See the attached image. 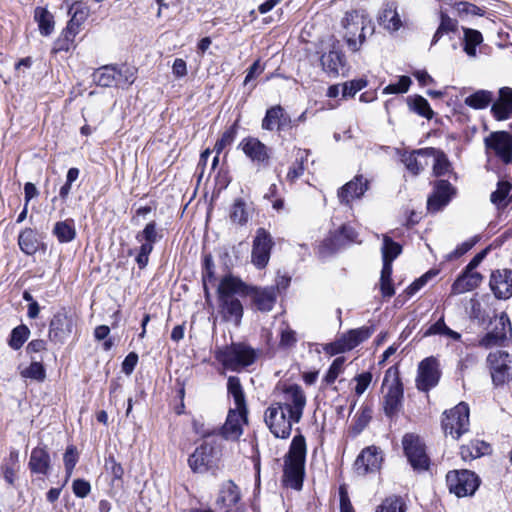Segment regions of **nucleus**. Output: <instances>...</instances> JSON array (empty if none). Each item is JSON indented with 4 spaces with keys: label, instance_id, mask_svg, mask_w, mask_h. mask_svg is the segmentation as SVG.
<instances>
[{
    "label": "nucleus",
    "instance_id": "nucleus-1",
    "mask_svg": "<svg viewBox=\"0 0 512 512\" xmlns=\"http://www.w3.org/2000/svg\"><path fill=\"white\" fill-rule=\"evenodd\" d=\"M307 445L303 435L294 436L289 450L284 457V483L286 486L300 490L305 473Z\"/></svg>",
    "mask_w": 512,
    "mask_h": 512
},
{
    "label": "nucleus",
    "instance_id": "nucleus-2",
    "mask_svg": "<svg viewBox=\"0 0 512 512\" xmlns=\"http://www.w3.org/2000/svg\"><path fill=\"white\" fill-rule=\"evenodd\" d=\"M342 23L347 44L353 51H357L364 42L366 35L372 34L374 31L371 19L364 11L346 13Z\"/></svg>",
    "mask_w": 512,
    "mask_h": 512
},
{
    "label": "nucleus",
    "instance_id": "nucleus-3",
    "mask_svg": "<svg viewBox=\"0 0 512 512\" xmlns=\"http://www.w3.org/2000/svg\"><path fill=\"white\" fill-rule=\"evenodd\" d=\"M382 392L384 413L389 417L396 415L402 407L403 401V385L397 367L392 366L386 370Z\"/></svg>",
    "mask_w": 512,
    "mask_h": 512
},
{
    "label": "nucleus",
    "instance_id": "nucleus-4",
    "mask_svg": "<svg viewBox=\"0 0 512 512\" xmlns=\"http://www.w3.org/2000/svg\"><path fill=\"white\" fill-rule=\"evenodd\" d=\"M215 358L225 369L238 371L254 363L256 354L252 348L237 343L218 348Z\"/></svg>",
    "mask_w": 512,
    "mask_h": 512
},
{
    "label": "nucleus",
    "instance_id": "nucleus-5",
    "mask_svg": "<svg viewBox=\"0 0 512 512\" xmlns=\"http://www.w3.org/2000/svg\"><path fill=\"white\" fill-rule=\"evenodd\" d=\"M264 421L270 432L281 439H287L291 434L292 426L300 422V420H292L291 415L275 402L266 409Z\"/></svg>",
    "mask_w": 512,
    "mask_h": 512
},
{
    "label": "nucleus",
    "instance_id": "nucleus-6",
    "mask_svg": "<svg viewBox=\"0 0 512 512\" xmlns=\"http://www.w3.org/2000/svg\"><path fill=\"white\" fill-rule=\"evenodd\" d=\"M469 407L461 402L454 408L445 412L442 427L446 436L457 440L469 430Z\"/></svg>",
    "mask_w": 512,
    "mask_h": 512
},
{
    "label": "nucleus",
    "instance_id": "nucleus-7",
    "mask_svg": "<svg viewBox=\"0 0 512 512\" xmlns=\"http://www.w3.org/2000/svg\"><path fill=\"white\" fill-rule=\"evenodd\" d=\"M486 362L494 385H504L512 380V355L507 351L490 352Z\"/></svg>",
    "mask_w": 512,
    "mask_h": 512
},
{
    "label": "nucleus",
    "instance_id": "nucleus-8",
    "mask_svg": "<svg viewBox=\"0 0 512 512\" xmlns=\"http://www.w3.org/2000/svg\"><path fill=\"white\" fill-rule=\"evenodd\" d=\"M291 415L292 420H301L306 406V395L298 385L284 386L280 400L275 402Z\"/></svg>",
    "mask_w": 512,
    "mask_h": 512
},
{
    "label": "nucleus",
    "instance_id": "nucleus-9",
    "mask_svg": "<svg viewBox=\"0 0 512 512\" xmlns=\"http://www.w3.org/2000/svg\"><path fill=\"white\" fill-rule=\"evenodd\" d=\"M449 491L458 497L473 495L479 486V479L469 470L450 471L447 476Z\"/></svg>",
    "mask_w": 512,
    "mask_h": 512
},
{
    "label": "nucleus",
    "instance_id": "nucleus-10",
    "mask_svg": "<svg viewBox=\"0 0 512 512\" xmlns=\"http://www.w3.org/2000/svg\"><path fill=\"white\" fill-rule=\"evenodd\" d=\"M440 376L441 371L438 360L434 357L423 359L417 369L415 379L417 389L423 392L429 391L438 384Z\"/></svg>",
    "mask_w": 512,
    "mask_h": 512
},
{
    "label": "nucleus",
    "instance_id": "nucleus-11",
    "mask_svg": "<svg viewBox=\"0 0 512 512\" xmlns=\"http://www.w3.org/2000/svg\"><path fill=\"white\" fill-rule=\"evenodd\" d=\"M402 445L405 455L414 469L425 470L428 468L429 459L418 435L406 434L403 437Z\"/></svg>",
    "mask_w": 512,
    "mask_h": 512
},
{
    "label": "nucleus",
    "instance_id": "nucleus-12",
    "mask_svg": "<svg viewBox=\"0 0 512 512\" xmlns=\"http://www.w3.org/2000/svg\"><path fill=\"white\" fill-rule=\"evenodd\" d=\"M273 246L271 235L259 228L253 241L252 263L259 269L264 268L270 259V251Z\"/></svg>",
    "mask_w": 512,
    "mask_h": 512
},
{
    "label": "nucleus",
    "instance_id": "nucleus-13",
    "mask_svg": "<svg viewBox=\"0 0 512 512\" xmlns=\"http://www.w3.org/2000/svg\"><path fill=\"white\" fill-rule=\"evenodd\" d=\"M74 319L66 311L56 313L49 325V338L51 341L63 343L73 332Z\"/></svg>",
    "mask_w": 512,
    "mask_h": 512
},
{
    "label": "nucleus",
    "instance_id": "nucleus-14",
    "mask_svg": "<svg viewBox=\"0 0 512 512\" xmlns=\"http://www.w3.org/2000/svg\"><path fill=\"white\" fill-rule=\"evenodd\" d=\"M240 499L239 488L228 480L221 485L216 504L223 512H241Z\"/></svg>",
    "mask_w": 512,
    "mask_h": 512
},
{
    "label": "nucleus",
    "instance_id": "nucleus-15",
    "mask_svg": "<svg viewBox=\"0 0 512 512\" xmlns=\"http://www.w3.org/2000/svg\"><path fill=\"white\" fill-rule=\"evenodd\" d=\"M238 149L256 164H266L270 159L269 148L256 137L243 138L238 144Z\"/></svg>",
    "mask_w": 512,
    "mask_h": 512
},
{
    "label": "nucleus",
    "instance_id": "nucleus-16",
    "mask_svg": "<svg viewBox=\"0 0 512 512\" xmlns=\"http://www.w3.org/2000/svg\"><path fill=\"white\" fill-rule=\"evenodd\" d=\"M382 460L381 450L376 446H369L357 457L354 464L355 471L359 475L376 472L380 469Z\"/></svg>",
    "mask_w": 512,
    "mask_h": 512
},
{
    "label": "nucleus",
    "instance_id": "nucleus-17",
    "mask_svg": "<svg viewBox=\"0 0 512 512\" xmlns=\"http://www.w3.org/2000/svg\"><path fill=\"white\" fill-rule=\"evenodd\" d=\"M499 324L502 325V331H498V326L493 327L492 331L479 340V346L485 349L492 348L501 345L508 337H512V326L505 312L499 315Z\"/></svg>",
    "mask_w": 512,
    "mask_h": 512
},
{
    "label": "nucleus",
    "instance_id": "nucleus-18",
    "mask_svg": "<svg viewBox=\"0 0 512 512\" xmlns=\"http://www.w3.org/2000/svg\"><path fill=\"white\" fill-rule=\"evenodd\" d=\"M486 147L492 149L505 163L512 161V137L509 133L499 131L485 139Z\"/></svg>",
    "mask_w": 512,
    "mask_h": 512
},
{
    "label": "nucleus",
    "instance_id": "nucleus-19",
    "mask_svg": "<svg viewBox=\"0 0 512 512\" xmlns=\"http://www.w3.org/2000/svg\"><path fill=\"white\" fill-rule=\"evenodd\" d=\"M247 423V408L229 410L222 433L226 439L237 440L243 432V426Z\"/></svg>",
    "mask_w": 512,
    "mask_h": 512
},
{
    "label": "nucleus",
    "instance_id": "nucleus-20",
    "mask_svg": "<svg viewBox=\"0 0 512 512\" xmlns=\"http://www.w3.org/2000/svg\"><path fill=\"white\" fill-rule=\"evenodd\" d=\"M490 288L499 299H508L512 296V270H497L491 274Z\"/></svg>",
    "mask_w": 512,
    "mask_h": 512
},
{
    "label": "nucleus",
    "instance_id": "nucleus-21",
    "mask_svg": "<svg viewBox=\"0 0 512 512\" xmlns=\"http://www.w3.org/2000/svg\"><path fill=\"white\" fill-rule=\"evenodd\" d=\"M277 290L275 287H249L246 291V295L252 298L253 303L260 311L268 312L271 311L275 302Z\"/></svg>",
    "mask_w": 512,
    "mask_h": 512
},
{
    "label": "nucleus",
    "instance_id": "nucleus-22",
    "mask_svg": "<svg viewBox=\"0 0 512 512\" xmlns=\"http://www.w3.org/2000/svg\"><path fill=\"white\" fill-rule=\"evenodd\" d=\"M454 194L451 184L445 180L436 183L433 194L428 198L427 208L429 211L436 212L447 205Z\"/></svg>",
    "mask_w": 512,
    "mask_h": 512
},
{
    "label": "nucleus",
    "instance_id": "nucleus-23",
    "mask_svg": "<svg viewBox=\"0 0 512 512\" xmlns=\"http://www.w3.org/2000/svg\"><path fill=\"white\" fill-rule=\"evenodd\" d=\"M321 65L324 71L333 77L344 74L346 71L344 55L335 47L322 55Z\"/></svg>",
    "mask_w": 512,
    "mask_h": 512
},
{
    "label": "nucleus",
    "instance_id": "nucleus-24",
    "mask_svg": "<svg viewBox=\"0 0 512 512\" xmlns=\"http://www.w3.org/2000/svg\"><path fill=\"white\" fill-rule=\"evenodd\" d=\"M379 25L386 31L393 33L400 30L404 22L395 3H387L378 16Z\"/></svg>",
    "mask_w": 512,
    "mask_h": 512
},
{
    "label": "nucleus",
    "instance_id": "nucleus-25",
    "mask_svg": "<svg viewBox=\"0 0 512 512\" xmlns=\"http://www.w3.org/2000/svg\"><path fill=\"white\" fill-rule=\"evenodd\" d=\"M213 448L204 443L197 447L188 459V465L195 473L206 472L212 461Z\"/></svg>",
    "mask_w": 512,
    "mask_h": 512
},
{
    "label": "nucleus",
    "instance_id": "nucleus-26",
    "mask_svg": "<svg viewBox=\"0 0 512 512\" xmlns=\"http://www.w3.org/2000/svg\"><path fill=\"white\" fill-rule=\"evenodd\" d=\"M290 117L285 113L280 105H276L267 110L262 120L261 127L264 130L272 131L274 129L282 130L290 124Z\"/></svg>",
    "mask_w": 512,
    "mask_h": 512
},
{
    "label": "nucleus",
    "instance_id": "nucleus-27",
    "mask_svg": "<svg viewBox=\"0 0 512 512\" xmlns=\"http://www.w3.org/2000/svg\"><path fill=\"white\" fill-rule=\"evenodd\" d=\"M219 300V313L226 322L238 326L243 316V306L237 298H225Z\"/></svg>",
    "mask_w": 512,
    "mask_h": 512
},
{
    "label": "nucleus",
    "instance_id": "nucleus-28",
    "mask_svg": "<svg viewBox=\"0 0 512 512\" xmlns=\"http://www.w3.org/2000/svg\"><path fill=\"white\" fill-rule=\"evenodd\" d=\"M249 287L239 278L227 275L223 277L218 285V299L235 298L234 294H246Z\"/></svg>",
    "mask_w": 512,
    "mask_h": 512
},
{
    "label": "nucleus",
    "instance_id": "nucleus-29",
    "mask_svg": "<svg viewBox=\"0 0 512 512\" xmlns=\"http://www.w3.org/2000/svg\"><path fill=\"white\" fill-rule=\"evenodd\" d=\"M367 189L368 181L363 176H356L341 188L338 192V197L342 202L349 203L363 196Z\"/></svg>",
    "mask_w": 512,
    "mask_h": 512
},
{
    "label": "nucleus",
    "instance_id": "nucleus-30",
    "mask_svg": "<svg viewBox=\"0 0 512 512\" xmlns=\"http://www.w3.org/2000/svg\"><path fill=\"white\" fill-rule=\"evenodd\" d=\"M482 280L483 277L480 273L465 269L453 283L451 293L457 295L472 291L480 285Z\"/></svg>",
    "mask_w": 512,
    "mask_h": 512
},
{
    "label": "nucleus",
    "instance_id": "nucleus-31",
    "mask_svg": "<svg viewBox=\"0 0 512 512\" xmlns=\"http://www.w3.org/2000/svg\"><path fill=\"white\" fill-rule=\"evenodd\" d=\"M491 111L497 120H505L512 114V89L503 87L499 91V99L492 105Z\"/></svg>",
    "mask_w": 512,
    "mask_h": 512
},
{
    "label": "nucleus",
    "instance_id": "nucleus-32",
    "mask_svg": "<svg viewBox=\"0 0 512 512\" xmlns=\"http://www.w3.org/2000/svg\"><path fill=\"white\" fill-rule=\"evenodd\" d=\"M251 213V209L244 200L236 199L229 209V220L237 226H245L251 217Z\"/></svg>",
    "mask_w": 512,
    "mask_h": 512
},
{
    "label": "nucleus",
    "instance_id": "nucleus-33",
    "mask_svg": "<svg viewBox=\"0 0 512 512\" xmlns=\"http://www.w3.org/2000/svg\"><path fill=\"white\" fill-rule=\"evenodd\" d=\"M29 467L34 473L47 474L50 467L48 452L41 447L34 448L30 455Z\"/></svg>",
    "mask_w": 512,
    "mask_h": 512
},
{
    "label": "nucleus",
    "instance_id": "nucleus-34",
    "mask_svg": "<svg viewBox=\"0 0 512 512\" xmlns=\"http://www.w3.org/2000/svg\"><path fill=\"white\" fill-rule=\"evenodd\" d=\"M420 154L427 155L428 159L432 158L435 175L440 176L449 171L450 163L442 151L430 147L420 149Z\"/></svg>",
    "mask_w": 512,
    "mask_h": 512
},
{
    "label": "nucleus",
    "instance_id": "nucleus-35",
    "mask_svg": "<svg viewBox=\"0 0 512 512\" xmlns=\"http://www.w3.org/2000/svg\"><path fill=\"white\" fill-rule=\"evenodd\" d=\"M490 452V446L484 441L474 440L461 446L460 454L463 460H472Z\"/></svg>",
    "mask_w": 512,
    "mask_h": 512
},
{
    "label": "nucleus",
    "instance_id": "nucleus-36",
    "mask_svg": "<svg viewBox=\"0 0 512 512\" xmlns=\"http://www.w3.org/2000/svg\"><path fill=\"white\" fill-rule=\"evenodd\" d=\"M462 29L464 34V51L469 57L475 58L477 55L476 47L483 42V36L478 30L466 27Z\"/></svg>",
    "mask_w": 512,
    "mask_h": 512
},
{
    "label": "nucleus",
    "instance_id": "nucleus-37",
    "mask_svg": "<svg viewBox=\"0 0 512 512\" xmlns=\"http://www.w3.org/2000/svg\"><path fill=\"white\" fill-rule=\"evenodd\" d=\"M370 332L368 328H359L350 330L340 337L345 351H350L359 345L361 342L369 338Z\"/></svg>",
    "mask_w": 512,
    "mask_h": 512
},
{
    "label": "nucleus",
    "instance_id": "nucleus-38",
    "mask_svg": "<svg viewBox=\"0 0 512 512\" xmlns=\"http://www.w3.org/2000/svg\"><path fill=\"white\" fill-rule=\"evenodd\" d=\"M18 245L21 251L27 255H33L38 250V240L36 232L31 228H26L19 234Z\"/></svg>",
    "mask_w": 512,
    "mask_h": 512
},
{
    "label": "nucleus",
    "instance_id": "nucleus-39",
    "mask_svg": "<svg viewBox=\"0 0 512 512\" xmlns=\"http://www.w3.org/2000/svg\"><path fill=\"white\" fill-rule=\"evenodd\" d=\"M227 390L229 395L232 396L237 409L247 408L244 391L238 377L230 376L228 378Z\"/></svg>",
    "mask_w": 512,
    "mask_h": 512
},
{
    "label": "nucleus",
    "instance_id": "nucleus-40",
    "mask_svg": "<svg viewBox=\"0 0 512 512\" xmlns=\"http://www.w3.org/2000/svg\"><path fill=\"white\" fill-rule=\"evenodd\" d=\"M493 100V94L488 90H478L465 98L464 103L473 109H485Z\"/></svg>",
    "mask_w": 512,
    "mask_h": 512
},
{
    "label": "nucleus",
    "instance_id": "nucleus-41",
    "mask_svg": "<svg viewBox=\"0 0 512 512\" xmlns=\"http://www.w3.org/2000/svg\"><path fill=\"white\" fill-rule=\"evenodd\" d=\"M432 335H439L442 337H445L447 339L458 341L461 338V335L450 329L444 322L443 317L440 318L438 321H436L434 324H432L425 332L424 336H432Z\"/></svg>",
    "mask_w": 512,
    "mask_h": 512
},
{
    "label": "nucleus",
    "instance_id": "nucleus-42",
    "mask_svg": "<svg viewBox=\"0 0 512 512\" xmlns=\"http://www.w3.org/2000/svg\"><path fill=\"white\" fill-rule=\"evenodd\" d=\"M34 18L38 23L40 33L48 36L54 30L53 15L43 7H37L34 12Z\"/></svg>",
    "mask_w": 512,
    "mask_h": 512
},
{
    "label": "nucleus",
    "instance_id": "nucleus-43",
    "mask_svg": "<svg viewBox=\"0 0 512 512\" xmlns=\"http://www.w3.org/2000/svg\"><path fill=\"white\" fill-rule=\"evenodd\" d=\"M82 25L73 20H69L67 27L62 32V39L59 40V49L68 51L74 43L76 35L80 32Z\"/></svg>",
    "mask_w": 512,
    "mask_h": 512
},
{
    "label": "nucleus",
    "instance_id": "nucleus-44",
    "mask_svg": "<svg viewBox=\"0 0 512 512\" xmlns=\"http://www.w3.org/2000/svg\"><path fill=\"white\" fill-rule=\"evenodd\" d=\"M428 157L427 155L420 154V150L405 155L403 157V162L407 169L411 171L414 175H417L421 170L424 169L425 166L428 165Z\"/></svg>",
    "mask_w": 512,
    "mask_h": 512
},
{
    "label": "nucleus",
    "instance_id": "nucleus-45",
    "mask_svg": "<svg viewBox=\"0 0 512 512\" xmlns=\"http://www.w3.org/2000/svg\"><path fill=\"white\" fill-rule=\"evenodd\" d=\"M458 29L457 20L449 17L447 14L440 13V24L433 35L432 44H436L444 34L456 32Z\"/></svg>",
    "mask_w": 512,
    "mask_h": 512
},
{
    "label": "nucleus",
    "instance_id": "nucleus-46",
    "mask_svg": "<svg viewBox=\"0 0 512 512\" xmlns=\"http://www.w3.org/2000/svg\"><path fill=\"white\" fill-rule=\"evenodd\" d=\"M53 233L62 243L71 242L76 236V230L72 225V221L57 222L54 226Z\"/></svg>",
    "mask_w": 512,
    "mask_h": 512
},
{
    "label": "nucleus",
    "instance_id": "nucleus-47",
    "mask_svg": "<svg viewBox=\"0 0 512 512\" xmlns=\"http://www.w3.org/2000/svg\"><path fill=\"white\" fill-rule=\"evenodd\" d=\"M401 253V247L389 237L384 236L382 246L383 265H392L393 260Z\"/></svg>",
    "mask_w": 512,
    "mask_h": 512
},
{
    "label": "nucleus",
    "instance_id": "nucleus-48",
    "mask_svg": "<svg viewBox=\"0 0 512 512\" xmlns=\"http://www.w3.org/2000/svg\"><path fill=\"white\" fill-rule=\"evenodd\" d=\"M391 275L392 265H383L380 276V290L384 297H392L395 293Z\"/></svg>",
    "mask_w": 512,
    "mask_h": 512
},
{
    "label": "nucleus",
    "instance_id": "nucleus-49",
    "mask_svg": "<svg viewBox=\"0 0 512 512\" xmlns=\"http://www.w3.org/2000/svg\"><path fill=\"white\" fill-rule=\"evenodd\" d=\"M20 375L25 379L42 382L46 377V372L44 366L40 362L34 361L28 367L21 369Z\"/></svg>",
    "mask_w": 512,
    "mask_h": 512
},
{
    "label": "nucleus",
    "instance_id": "nucleus-50",
    "mask_svg": "<svg viewBox=\"0 0 512 512\" xmlns=\"http://www.w3.org/2000/svg\"><path fill=\"white\" fill-rule=\"evenodd\" d=\"M375 512H406V505L401 498L391 496L386 498Z\"/></svg>",
    "mask_w": 512,
    "mask_h": 512
},
{
    "label": "nucleus",
    "instance_id": "nucleus-51",
    "mask_svg": "<svg viewBox=\"0 0 512 512\" xmlns=\"http://www.w3.org/2000/svg\"><path fill=\"white\" fill-rule=\"evenodd\" d=\"M29 329L25 325L14 328L9 339V346L15 350L20 349L29 336Z\"/></svg>",
    "mask_w": 512,
    "mask_h": 512
},
{
    "label": "nucleus",
    "instance_id": "nucleus-52",
    "mask_svg": "<svg viewBox=\"0 0 512 512\" xmlns=\"http://www.w3.org/2000/svg\"><path fill=\"white\" fill-rule=\"evenodd\" d=\"M511 184L508 182H499L497 189L491 194V202L497 206L506 205V198L511 191Z\"/></svg>",
    "mask_w": 512,
    "mask_h": 512
},
{
    "label": "nucleus",
    "instance_id": "nucleus-53",
    "mask_svg": "<svg viewBox=\"0 0 512 512\" xmlns=\"http://www.w3.org/2000/svg\"><path fill=\"white\" fill-rule=\"evenodd\" d=\"M412 109L414 112L425 118L432 119L434 112L431 109L428 101L422 96H416L412 100Z\"/></svg>",
    "mask_w": 512,
    "mask_h": 512
},
{
    "label": "nucleus",
    "instance_id": "nucleus-54",
    "mask_svg": "<svg viewBox=\"0 0 512 512\" xmlns=\"http://www.w3.org/2000/svg\"><path fill=\"white\" fill-rule=\"evenodd\" d=\"M454 9L456 10V12L458 13V15L460 17H465V16H482L483 15V11L477 7L476 5L474 4H471L469 2H465V1H461V2H458L454 5Z\"/></svg>",
    "mask_w": 512,
    "mask_h": 512
},
{
    "label": "nucleus",
    "instance_id": "nucleus-55",
    "mask_svg": "<svg viewBox=\"0 0 512 512\" xmlns=\"http://www.w3.org/2000/svg\"><path fill=\"white\" fill-rule=\"evenodd\" d=\"M345 358L337 357L329 367V370L325 376V381L328 384L334 383L337 377L343 372L344 369Z\"/></svg>",
    "mask_w": 512,
    "mask_h": 512
},
{
    "label": "nucleus",
    "instance_id": "nucleus-56",
    "mask_svg": "<svg viewBox=\"0 0 512 512\" xmlns=\"http://www.w3.org/2000/svg\"><path fill=\"white\" fill-rule=\"evenodd\" d=\"M411 80L408 76H401L397 83L389 84L383 90L384 94H400L409 90Z\"/></svg>",
    "mask_w": 512,
    "mask_h": 512
},
{
    "label": "nucleus",
    "instance_id": "nucleus-57",
    "mask_svg": "<svg viewBox=\"0 0 512 512\" xmlns=\"http://www.w3.org/2000/svg\"><path fill=\"white\" fill-rule=\"evenodd\" d=\"M115 70L109 67H104L95 74L97 83L104 87H109L114 82Z\"/></svg>",
    "mask_w": 512,
    "mask_h": 512
},
{
    "label": "nucleus",
    "instance_id": "nucleus-58",
    "mask_svg": "<svg viewBox=\"0 0 512 512\" xmlns=\"http://www.w3.org/2000/svg\"><path fill=\"white\" fill-rule=\"evenodd\" d=\"M136 239L139 242L145 241L154 244L157 240L156 223H148L143 229V231L136 235Z\"/></svg>",
    "mask_w": 512,
    "mask_h": 512
},
{
    "label": "nucleus",
    "instance_id": "nucleus-59",
    "mask_svg": "<svg viewBox=\"0 0 512 512\" xmlns=\"http://www.w3.org/2000/svg\"><path fill=\"white\" fill-rule=\"evenodd\" d=\"M235 135H236L235 126H232L229 129H227L222 134L221 138L219 140H217V142L215 143L214 150L216 151V153L220 154L226 146L230 145L234 141Z\"/></svg>",
    "mask_w": 512,
    "mask_h": 512
},
{
    "label": "nucleus",
    "instance_id": "nucleus-60",
    "mask_svg": "<svg viewBox=\"0 0 512 512\" xmlns=\"http://www.w3.org/2000/svg\"><path fill=\"white\" fill-rule=\"evenodd\" d=\"M437 274L436 271L434 270H430L428 271L427 273H425L424 275H422L420 278L416 279L407 289H406V293L409 295V296H412L414 295L416 292H418L422 287H424L427 282L435 277Z\"/></svg>",
    "mask_w": 512,
    "mask_h": 512
},
{
    "label": "nucleus",
    "instance_id": "nucleus-61",
    "mask_svg": "<svg viewBox=\"0 0 512 512\" xmlns=\"http://www.w3.org/2000/svg\"><path fill=\"white\" fill-rule=\"evenodd\" d=\"M78 461V454L74 446H69L64 454V464L67 479L72 475L73 469Z\"/></svg>",
    "mask_w": 512,
    "mask_h": 512
},
{
    "label": "nucleus",
    "instance_id": "nucleus-62",
    "mask_svg": "<svg viewBox=\"0 0 512 512\" xmlns=\"http://www.w3.org/2000/svg\"><path fill=\"white\" fill-rule=\"evenodd\" d=\"M367 85L363 79L352 80L343 84L342 94L343 97H353L358 91L362 90Z\"/></svg>",
    "mask_w": 512,
    "mask_h": 512
},
{
    "label": "nucleus",
    "instance_id": "nucleus-63",
    "mask_svg": "<svg viewBox=\"0 0 512 512\" xmlns=\"http://www.w3.org/2000/svg\"><path fill=\"white\" fill-rule=\"evenodd\" d=\"M354 380L356 381L355 393L360 396L362 395L372 382V374L370 372H364L357 375Z\"/></svg>",
    "mask_w": 512,
    "mask_h": 512
},
{
    "label": "nucleus",
    "instance_id": "nucleus-64",
    "mask_svg": "<svg viewBox=\"0 0 512 512\" xmlns=\"http://www.w3.org/2000/svg\"><path fill=\"white\" fill-rule=\"evenodd\" d=\"M72 490L76 497L85 498L91 492V485L84 479H75L72 483Z\"/></svg>",
    "mask_w": 512,
    "mask_h": 512
}]
</instances>
